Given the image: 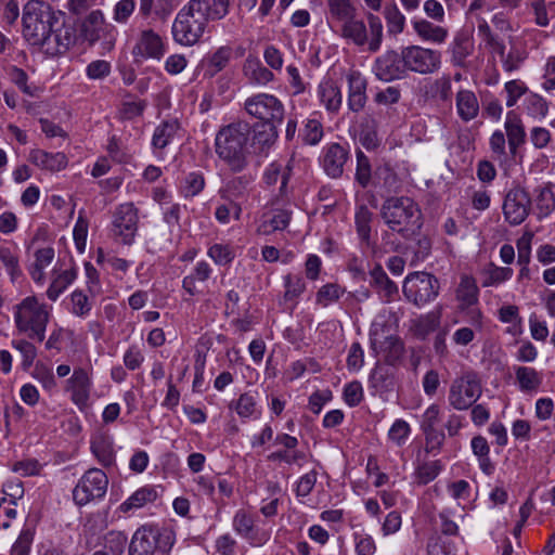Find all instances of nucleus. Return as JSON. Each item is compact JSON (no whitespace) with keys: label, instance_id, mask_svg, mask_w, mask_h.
I'll return each instance as SVG.
<instances>
[{"label":"nucleus","instance_id":"cd10ccee","mask_svg":"<svg viewBox=\"0 0 555 555\" xmlns=\"http://www.w3.org/2000/svg\"><path fill=\"white\" fill-rule=\"evenodd\" d=\"M321 105L331 114H337L343 104L340 88L331 79L322 80L317 89Z\"/></svg>","mask_w":555,"mask_h":555},{"label":"nucleus","instance_id":"338daca9","mask_svg":"<svg viewBox=\"0 0 555 555\" xmlns=\"http://www.w3.org/2000/svg\"><path fill=\"white\" fill-rule=\"evenodd\" d=\"M204 186L203 173L190 172L185 176L181 190L184 197H194L203 191Z\"/></svg>","mask_w":555,"mask_h":555},{"label":"nucleus","instance_id":"13d9d810","mask_svg":"<svg viewBox=\"0 0 555 555\" xmlns=\"http://www.w3.org/2000/svg\"><path fill=\"white\" fill-rule=\"evenodd\" d=\"M278 138L276 126L262 124L254 131V144L259 145V150L263 152L272 146Z\"/></svg>","mask_w":555,"mask_h":555},{"label":"nucleus","instance_id":"39448f33","mask_svg":"<svg viewBox=\"0 0 555 555\" xmlns=\"http://www.w3.org/2000/svg\"><path fill=\"white\" fill-rule=\"evenodd\" d=\"M365 17L366 23L357 16L351 17L337 26V33L348 43L359 48L366 47L369 52L374 53L382 47L384 26L379 16L372 12H369Z\"/></svg>","mask_w":555,"mask_h":555},{"label":"nucleus","instance_id":"4be33fe9","mask_svg":"<svg viewBox=\"0 0 555 555\" xmlns=\"http://www.w3.org/2000/svg\"><path fill=\"white\" fill-rule=\"evenodd\" d=\"M346 80L348 85V108L351 112L359 113L364 108L367 102L366 78L359 70H349L346 75Z\"/></svg>","mask_w":555,"mask_h":555},{"label":"nucleus","instance_id":"4468645a","mask_svg":"<svg viewBox=\"0 0 555 555\" xmlns=\"http://www.w3.org/2000/svg\"><path fill=\"white\" fill-rule=\"evenodd\" d=\"M403 48L400 53L395 50H388L378 57H376L373 64V73L376 78L382 81H392L396 79L404 78L406 73Z\"/></svg>","mask_w":555,"mask_h":555},{"label":"nucleus","instance_id":"37998d69","mask_svg":"<svg viewBox=\"0 0 555 555\" xmlns=\"http://www.w3.org/2000/svg\"><path fill=\"white\" fill-rule=\"evenodd\" d=\"M424 88V95L427 99H435L442 102H448L451 99L452 85L451 78L448 75L428 81Z\"/></svg>","mask_w":555,"mask_h":555},{"label":"nucleus","instance_id":"6e6552de","mask_svg":"<svg viewBox=\"0 0 555 555\" xmlns=\"http://www.w3.org/2000/svg\"><path fill=\"white\" fill-rule=\"evenodd\" d=\"M406 73L422 76L434 75L441 69L442 53L417 44L403 47Z\"/></svg>","mask_w":555,"mask_h":555},{"label":"nucleus","instance_id":"864d4df0","mask_svg":"<svg viewBox=\"0 0 555 555\" xmlns=\"http://www.w3.org/2000/svg\"><path fill=\"white\" fill-rule=\"evenodd\" d=\"M382 351L385 353V360L387 363L393 365L403 356L404 347L402 340L397 336H390L384 341L377 343Z\"/></svg>","mask_w":555,"mask_h":555},{"label":"nucleus","instance_id":"bf43d9fd","mask_svg":"<svg viewBox=\"0 0 555 555\" xmlns=\"http://www.w3.org/2000/svg\"><path fill=\"white\" fill-rule=\"evenodd\" d=\"M242 206L238 202L227 201L216 207L215 217L218 222L228 224L231 219L240 220Z\"/></svg>","mask_w":555,"mask_h":555},{"label":"nucleus","instance_id":"4c0bfd02","mask_svg":"<svg viewBox=\"0 0 555 555\" xmlns=\"http://www.w3.org/2000/svg\"><path fill=\"white\" fill-rule=\"evenodd\" d=\"M104 521L101 517H90L87 519L80 533V545H83L87 550L96 547L101 540V533L103 531Z\"/></svg>","mask_w":555,"mask_h":555},{"label":"nucleus","instance_id":"9b49d317","mask_svg":"<svg viewBox=\"0 0 555 555\" xmlns=\"http://www.w3.org/2000/svg\"><path fill=\"white\" fill-rule=\"evenodd\" d=\"M244 107L250 116L262 120L267 125L278 126L284 119V105L273 94L258 93L253 95L245 101Z\"/></svg>","mask_w":555,"mask_h":555},{"label":"nucleus","instance_id":"72a5a7b5","mask_svg":"<svg viewBox=\"0 0 555 555\" xmlns=\"http://www.w3.org/2000/svg\"><path fill=\"white\" fill-rule=\"evenodd\" d=\"M412 26L416 35L424 41H429L436 44H442L448 36L447 28L436 25L425 18H415L412 21Z\"/></svg>","mask_w":555,"mask_h":555},{"label":"nucleus","instance_id":"2eb2a0df","mask_svg":"<svg viewBox=\"0 0 555 555\" xmlns=\"http://www.w3.org/2000/svg\"><path fill=\"white\" fill-rule=\"evenodd\" d=\"M47 35V40L42 43L48 51L61 54L66 52L76 41V31L74 27L65 22V15L60 11L53 22V27Z\"/></svg>","mask_w":555,"mask_h":555},{"label":"nucleus","instance_id":"a18cd8bd","mask_svg":"<svg viewBox=\"0 0 555 555\" xmlns=\"http://www.w3.org/2000/svg\"><path fill=\"white\" fill-rule=\"evenodd\" d=\"M515 376L521 391H535L542 384V375L535 369L518 366Z\"/></svg>","mask_w":555,"mask_h":555},{"label":"nucleus","instance_id":"6e6d98bb","mask_svg":"<svg viewBox=\"0 0 555 555\" xmlns=\"http://www.w3.org/2000/svg\"><path fill=\"white\" fill-rule=\"evenodd\" d=\"M157 492L154 488H140L127 501L121 504L122 511L140 508L149 502L155 501Z\"/></svg>","mask_w":555,"mask_h":555},{"label":"nucleus","instance_id":"7c9ffc66","mask_svg":"<svg viewBox=\"0 0 555 555\" xmlns=\"http://www.w3.org/2000/svg\"><path fill=\"white\" fill-rule=\"evenodd\" d=\"M440 418L441 408L436 403L430 404L422 416L421 429L426 436L427 444L433 443L431 450L434 449V443L440 444L444 437L443 434L436 430Z\"/></svg>","mask_w":555,"mask_h":555},{"label":"nucleus","instance_id":"3c124183","mask_svg":"<svg viewBox=\"0 0 555 555\" xmlns=\"http://www.w3.org/2000/svg\"><path fill=\"white\" fill-rule=\"evenodd\" d=\"M513 269L508 267H498L493 263H489L482 271L483 280L482 286H498L513 276Z\"/></svg>","mask_w":555,"mask_h":555},{"label":"nucleus","instance_id":"f8f14e48","mask_svg":"<svg viewBox=\"0 0 555 555\" xmlns=\"http://www.w3.org/2000/svg\"><path fill=\"white\" fill-rule=\"evenodd\" d=\"M138 209L133 203H124L116 207L113 221L112 233L115 238L125 245H131L138 231Z\"/></svg>","mask_w":555,"mask_h":555},{"label":"nucleus","instance_id":"7ed1b4c3","mask_svg":"<svg viewBox=\"0 0 555 555\" xmlns=\"http://www.w3.org/2000/svg\"><path fill=\"white\" fill-rule=\"evenodd\" d=\"M380 217L392 231L408 238L422 227V211L409 196L387 197L380 207Z\"/></svg>","mask_w":555,"mask_h":555},{"label":"nucleus","instance_id":"5fc2aeb1","mask_svg":"<svg viewBox=\"0 0 555 555\" xmlns=\"http://www.w3.org/2000/svg\"><path fill=\"white\" fill-rule=\"evenodd\" d=\"M527 114L533 118H545L548 114V102L538 93H529L524 100Z\"/></svg>","mask_w":555,"mask_h":555},{"label":"nucleus","instance_id":"20e7f679","mask_svg":"<svg viewBox=\"0 0 555 555\" xmlns=\"http://www.w3.org/2000/svg\"><path fill=\"white\" fill-rule=\"evenodd\" d=\"M51 315V307L40 302L36 296H27L14 306L16 330L29 339L43 341Z\"/></svg>","mask_w":555,"mask_h":555},{"label":"nucleus","instance_id":"c03bdc74","mask_svg":"<svg viewBox=\"0 0 555 555\" xmlns=\"http://www.w3.org/2000/svg\"><path fill=\"white\" fill-rule=\"evenodd\" d=\"M77 270L70 268L61 272H54V278L47 289V296L50 300L55 301L60 295L76 280Z\"/></svg>","mask_w":555,"mask_h":555},{"label":"nucleus","instance_id":"69168bd1","mask_svg":"<svg viewBox=\"0 0 555 555\" xmlns=\"http://www.w3.org/2000/svg\"><path fill=\"white\" fill-rule=\"evenodd\" d=\"M441 314L442 309L438 308L418 318L416 322L417 333L421 335H427L437 330L440 325Z\"/></svg>","mask_w":555,"mask_h":555},{"label":"nucleus","instance_id":"ddd939ff","mask_svg":"<svg viewBox=\"0 0 555 555\" xmlns=\"http://www.w3.org/2000/svg\"><path fill=\"white\" fill-rule=\"evenodd\" d=\"M531 203V197L525 188L519 184L513 185L503 201L502 209L505 221L511 225L521 224L529 216Z\"/></svg>","mask_w":555,"mask_h":555},{"label":"nucleus","instance_id":"bb28decb","mask_svg":"<svg viewBox=\"0 0 555 555\" xmlns=\"http://www.w3.org/2000/svg\"><path fill=\"white\" fill-rule=\"evenodd\" d=\"M504 129L506 131L509 154L512 157H515L518 149L526 141L525 127L520 116L516 112L509 111L506 113Z\"/></svg>","mask_w":555,"mask_h":555},{"label":"nucleus","instance_id":"774afa93","mask_svg":"<svg viewBox=\"0 0 555 555\" xmlns=\"http://www.w3.org/2000/svg\"><path fill=\"white\" fill-rule=\"evenodd\" d=\"M106 493V488H73V500L79 506H83L91 501L102 499Z\"/></svg>","mask_w":555,"mask_h":555},{"label":"nucleus","instance_id":"f704fd0d","mask_svg":"<svg viewBox=\"0 0 555 555\" xmlns=\"http://www.w3.org/2000/svg\"><path fill=\"white\" fill-rule=\"evenodd\" d=\"M455 102L457 115L463 121H470L478 116L479 102L472 90H459L455 95Z\"/></svg>","mask_w":555,"mask_h":555},{"label":"nucleus","instance_id":"680f3d73","mask_svg":"<svg viewBox=\"0 0 555 555\" xmlns=\"http://www.w3.org/2000/svg\"><path fill=\"white\" fill-rule=\"evenodd\" d=\"M345 289L336 283H327L323 285L317 293L315 302L322 307H327L337 301Z\"/></svg>","mask_w":555,"mask_h":555},{"label":"nucleus","instance_id":"b1692460","mask_svg":"<svg viewBox=\"0 0 555 555\" xmlns=\"http://www.w3.org/2000/svg\"><path fill=\"white\" fill-rule=\"evenodd\" d=\"M459 311H467L476 306L479 300V288L474 276L461 274L460 282L454 289Z\"/></svg>","mask_w":555,"mask_h":555},{"label":"nucleus","instance_id":"c756f323","mask_svg":"<svg viewBox=\"0 0 555 555\" xmlns=\"http://www.w3.org/2000/svg\"><path fill=\"white\" fill-rule=\"evenodd\" d=\"M533 195L538 219L548 217L555 210V185L544 182L534 189Z\"/></svg>","mask_w":555,"mask_h":555},{"label":"nucleus","instance_id":"79ce46f5","mask_svg":"<svg viewBox=\"0 0 555 555\" xmlns=\"http://www.w3.org/2000/svg\"><path fill=\"white\" fill-rule=\"evenodd\" d=\"M474 43L467 36H457L450 46L451 63L456 67H465L466 59L472 55Z\"/></svg>","mask_w":555,"mask_h":555},{"label":"nucleus","instance_id":"9d476101","mask_svg":"<svg viewBox=\"0 0 555 555\" xmlns=\"http://www.w3.org/2000/svg\"><path fill=\"white\" fill-rule=\"evenodd\" d=\"M439 294V282L429 273L414 272L403 282V295L412 304L422 307L434 300Z\"/></svg>","mask_w":555,"mask_h":555},{"label":"nucleus","instance_id":"603ef678","mask_svg":"<svg viewBox=\"0 0 555 555\" xmlns=\"http://www.w3.org/2000/svg\"><path fill=\"white\" fill-rule=\"evenodd\" d=\"M373 220V212L365 205L357 208L354 215V223L359 238L369 244L371 237V222Z\"/></svg>","mask_w":555,"mask_h":555},{"label":"nucleus","instance_id":"a211bd4d","mask_svg":"<svg viewBox=\"0 0 555 555\" xmlns=\"http://www.w3.org/2000/svg\"><path fill=\"white\" fill-rule=\"evenodd\" d=\"M349 160V150L339 143H330L322 150L320 164L324 172L333 179L341 177Z\"/></svg>","mask_w":555,"mask_h":555},{"label":"nucleus","instance_id":"dca6fc26","mask_svg":"<svg viewBox=\"0 0 555 555\" xmlns=\"http://www.w3.org/2000/svg\"><path fill=\"white\" fill-rule=\"evenodd\" d=\"M233 529L249 545L262 546L270 540V531L256 525L254 517L244 509H238L233 517Z\"/></svg>","mask_w":555,"mask_h":555},{"label":"nucleus","instance_id":"a878e982","mask_svg":"<svg viewBox=\"0 0 555 555\" xmlns=\"http://www.w3.org/2000/svg\"><path fill=\"white\" fill-rule=\"evenodd\" d=\"M90 449L96 460L104 466H111L115 462L113 437L104 430L95 431L90 440Z\"/></svg>","mask_w":555,"mask_h":555},{"label":"nucleus","instance_id":"aec40b11","mask_svg":"<svg viewBox=\"0 0 555 555\" xmlns=\"http://www.w3.org/2000/svg\"><path fill=\"white\" fill-rule=\"evenodd\" d=\"M400 317L391 309H383L374 319L370 330V338L373 346L384 341L390 336L397 335Z\"/></svg>","mask_w":555,"mask_h":555},{"label":"nucleus","instance_id":"09e8293b","mask_svg":"<svg viewBox=\"0 0 555 555\" xmlns=\"http://www.w3.org/2000/svg\"><path fill=\"white\" fill-rule=\"evenodd\" d=\"M0 262L5 268L12 281H15L22 275L17 246H1Z\"/></svg>","mask_w":555,"mask_h":555},{"label":"nucleus","instance_id":"ea45409f","mask_svg":"<svg viewBox=\"0 0 555 555\" xmlns=\"http://www.w3.org/2000/svg\"><path fill=\"white\" fill-rule=\"evenodd\" d=\"M292 175V167L291 165H286V171L284 176L282 177L281 184H279V188L276 191L272 192L271 198L269 199L268 204H271L275 207H289L294 208L295 201L293 191L288 188V181Z\"/></svg>","mask_w":555,"mask_h":555},{"label":"nucleus","instance_id":"f257e3e1","mask_svg":"<svg viewBox=\"0 0 555 555\" xmlns=\"http://www.w3.org/2000/svg\"><path fill=\"white\" fill-rule=\"evenodd\" d=\"M229 5L230 0H189L173 21L175 41L185 47L196 44L210 21L222 20L229 13Z\"/></svg>","mask_w":555,"mask_h":555},{"label":"nucleus","instance_id":"052dcab7","mask_svg":"<svg viewBox=\"0 0 555 555\" xmlns=\"http://www.w3.org/2000/svg\"><path fill=\"white\" fill-rule=\"evenodd\" d=\"M104 551L108 555H121L127 544V535L121 531L112 530L104 538Z\"/></svg>","mask_w":555,"mask_h":555},{"label":"nucleus","instance_id":"423d86ee","mask_svg":"<svg viewBox=\"0 0 555 555\" xmlns=\"http://www.w3.org/2000/svg\"><path fill=\"white\" fill-rule=\"evenodd\" d=\"M52 7L42 0H30L23 8V35L25 39L35 46H41L47 40V35L53 27L56 18Z\"/></svg>","mask_w":555,"mask_h":555},{"label":"nucleus","instance_id":"de8ad7c7","mask_svg":"<svg viewBox=\"0 0 555 555\" xmlns=\"http://www.w3.org/2000/svg\"><path fill=\"white\" fill-rule=\"evenodd\" d=\"M92 307V300L83 291L76 289L70 294L67 309L73 315L86 319L90 315Z\"/></svg>","mask_w":555,"mask_h":555},{"label":"nucleus","instance_id":"a19ab883","mask_svg":"<svg viewBox=\"0 0 555 555\" xmlns=\"http://www.w3.org/2000/svg\"><path fill=\"white\" fill-rule=\"evenodd\" d=\"M180 125L177 119L165 120L158 125L153 133L152 145L154 149L164 150L176 137Z\"/></svg>","mask_w":555,"mask_h":555},{"label":"nucleus","instance_id":"473e14b6","mask_svg":"<svg viewBox=\"0 0 555 555\" xmlns=\"http://www.w3.org/2000/svg\"><path fill=\"white\" fill-rule=\"evenodd\" d=\"M29 160L40 169L51 172L60 171L67 166V157L64 153H48L43 150H33Z\"/></svg>","mask_w":555,"mask_h":555},{"label":"nucleus","instance_id":"412c9836","mask_svg":"<svg viewBox=\"0 0 555 555\" xmlns=\"http://www.w3.org/2000/svg\"><path fill=\"white\" fill-rule=\"evenodd\" d=\"M293 209L289 207H275L267 204V211L261 216L258 232L263 235H270L276 231L285 230L292 219Z\"/></svg>","mask_w":555,"mask_h":555},{"label":"nucleus","instance_id":"f03ea898","mask_svg":"<svg viewBox=\"0 0 555 555\" xmlns=\"http://www.w3.org/2000/svg\"><path fill=\"white\" fill-rule=\"evenodd\" d=\"M249 134L250 126L243 121L227 125L216 134V154L233 172H241L248 165Z\"/></svg>","mask_w":555,"mask_h":555},{"label":"nucleus","instance_id":"4d7b16f0","mask_svg":"<svg viewBox=\"0 0 555 555\" xmlns=\"http://www.w3.org/2000/svg\"><path fill=\"white\" fill-rule=\"evenodd\" d=\"M384 16L389 34L398 35L403 31L405 26V16L401 13L397 4L392 3L387 5L384 10Z\"/></svg>","mask_w":555,"mask_h":555},{"label":"nucleus","instance_id":"0e129e2a","mask_svg":"<svg viewBox=\"0 0 555 555\" xmlns=\"http://www.w3.org/2000/svg\"><path fill=\"white\" fill-rule=\"evenodd\" d=\"M34 537L35 530L33 528H23L16 541L11 547L10 555H29L31 544L34 542Z\"/></svg>","mask_w":555,"mask_h":555},{"label":"nucleus","instance_id":"8fccbe9b","mask_svg":"<svg viewBox=\"0 0 555 555\" xmlns=\"http://www.w3.org/2000/svg\"><path fill=\"white\" fill-rule=\"evenodd\" d=\"M245 76L254 83L267 85L273 80V74L257 60H246L244 64Z\"/></svg>","mask_w":555,"mask_h":555},{"label":"nucleus","instance_id":"393cba45","mask_svg":"<svg viewBox=\"0 0 555 555\" xmlns=\"http://www.w3.org/2000/svg\"><path fill=\"white\" fill-rule=\"evenodd\" d=\"M254 178L250 175L234 177L225 182L219 190L220 197L224 201L243 203L253 190Z\"/></svg>","mask_w":555,"mask_h":555},{"label":"nucleus","instance_id":"5701e85b","mask_svg":"<svg viewBox=\"0 0 555 555\" xmlns=\"http://www.w3.org/2000/svg\"><path fill=\"white\" fill-rule=\"evenodd\" d=\"M132 54L141 59L160 60L165 54V44L158 34L152 29L142 30Z\"/></svg>","mask_w":555,"mask_h":555},{"label":"nucleus","instance_id":"49530a36","mask_svg":"<svg viewBox=\"0 0 555 555\" xmlns=\"http://www.w3.org/2000/svg\"><path fill=\"white\" fill-rule=\"evenodd\" d=\"M306 282L300 275L287 274L284 276V304H292V309L296 306L297 299L306 291Z\"/></svg>","mask_w":555,"mask_h":555},{"label":"nucleus","instance_id":"58836bf2","mask_svg":"<svg viewBox=\"0 0 555 555\" xmlns=\"http://www.w3.org/2000/svg\"><path fill=\"white\" fill-rule=\"evenodd\" d=\"M211 268L206 261H199L195 264L192 272L182 280L183 289L191 296L199 293L197 283L206 282L211 275Z\"/></svg>","mask_w":555,"mask_h":555},{"label":"nucleus","instance_id":"0eeeda50","mask_svg":"<svg viewBox=\"0 0 555 555\" xmlns=\"http://www.w3.org/2000/svg\"><path fill=\"white\" fill-rule=\"evenodd\" d=\"M175 542L173 532L158 525H143L135 530L129 544V555H153L156 550L168 552Z\"/></svg>","mask_w":555,"mask_h":555},{"label":"nucleus","instance_id":"c85d7f7f","mask_svg":"<svg viewBox=\"0 0 555 555\" xmlns=\"http://www.w3.org/2000/svg\"><path fill=\"white\" fill-rule=\"evenodd\" d=\"M229 409L235 411L243 422L258 420L261 416L257 395L251 391L244 392L236 400H232Z\"/></svg>","mask_w":555,"mask_h":555},{"label":"nucleus","instance_id":"1a4fd4ad","mask_svg":"<svg viewBox=\"0 0 555 555\" xmlns=\"http://www.w3.org/2000/svg\"><path fill=\"white\" fill-rule=\"evenodd\" d=\"M482 388L475 373L467 372L452 380L448 402L457 410L465 411L480 398Z\"/></svg>","mask_w":555,"mask_h":555},{"label":"nucleus","instance_id":"c9c22d12","mask_svg":"<svg viewBox=\"0 0 555 555\" xmlns=\"http://www.w3.org/2000/svg\"><path fill=\"white\" fill-rule=\"evenodd\" d=\"M327 8L328 20L336 27L358 16V9L352 0H327Z\"/></svg>","mask_w":555,"mask_h":555},{"label":"nucleus","instance_id":"f3484780","mask_svg":"<svg viewBox=\"0 0 555 555\" xmlns=\"http://www.w3.org/2000/svg\"><path fill=\"white\" fill-rule=\"evenodd\" d=\"M92 386V369L78 366L67 379L66 389L70 392L72 401L82 409L89 401Z\"/></svg>","mask_w":555,"mask_h":555},{"label":"nucleus","instance_id":"e2e57ef3","mask_svg":"<svg viewBox=\"0 0 555 555\" xmlns=\"http://www.w3.org/2000/svg\"><path fill=\"white\" fill-rule=\"evenodd\" d=\"M207 255L219 266H227L235 258V249L229 244L216 243L208 248Z\"/></svg>","mask_w":555,"mask_h":555},{"label":"nucleus","instance_id":"6ab92c4d","mask_svg":"<svg viewBox=\"0 0 555 555\" xmlns=\"http://www.w3.org/2000/svg\"><path fill=\"white\" fill-rule=\"evenodd\" d=\"M492 57L499 56L502 67L507 73H513L520 68L524 61L527 59L525 50L516 44L509 46L506 52L505 42L500 38L486 48Z\"/></svg>","mask_w":555,"mask_h":555},{"label":"nucleus","instance_id":"2f4dec72","mask_svg":"<svg viewBox=\"0 0 555 555\" xmlns=\"http://www.w3.org/2000/svg\"><path fill=\"white\" fill-rule=\"evenodd\" d=\"M371 285L376 289L380 299L385 302H390L398 296V287L392 282L382 266H375L371 271Z\"/></svg>","mask_w":555,"mask_h":555},{"label":"nucleus","instance_id":"e433bc0d","mask_svg":"<svg viewBox=\"0 0 555 555\" xmlns=\"http://www.w3.org/2000/svg\"><path fill=\"white\" fill-rule=\"evenodd\" d=\"M470 326L457 328L452 335V341L456 346H467L475 339V328L482 327V313L479 309H470L468 311Z\"/></svg>","mask_w":555,"mask_h":555}]
</instances>
